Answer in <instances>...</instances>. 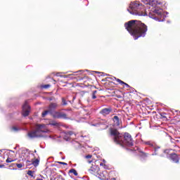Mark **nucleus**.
<instances>
[{"label":"nucleus","mask_w":180,"mask_h":180,"mask_svg":"<svg viewBox=\"0 0 180 180\" xmlns=\"http://www.w3.org/2000/svg\"><path fill=\"white\" fill-rule=\"evenodd\" d=\"M27 162H29V164H32V165H34V167H38V165L40 164V159L34 158L32 160V161L27 160Z\"/></svg>","instance_id":"obj_11"},{"label":"nucleus","mask_w":180,"mask_h":180,"mask_svg":"<svg viewBox=\"0 0 180 180\" xmlns=\"http://www.w3.org/2000/svg\"><path fill=\"white\" fill-rule=\"evenodd\" d=\"M81 71H82V70H79V71H77V72H81Z\"/></svg>","instance_id":"obj_33"},{"label":"nucleus","mask_w":180,"mask_h":180,"mask_svg":"<svg viewBox=\"0 0 180 180\" xmlns=\"http://www.w3.org/2000/svg\"><path fill=\"white\" fill-rule=\"evenodd\" d=\"M16 167H18V168H22V167H23V165H22V164H19V163H17L16 164Z\"/></svg>","instance_id":"obj_23"},{"label":"nucleus","mask_w":180,"mask_h":180,"mask_svg":"<svg viewBox=\"0 0 180 180\" xmlns=\"http://www.w3.org/2000/svg\"><path fill=\"white\" fill-rule=\"evenodd\" d=\"M89 172L93 175H96V174L99 172V166L92 165V166L89 169Z\"/></svg>","instance_id":"obj_9"},{"label":"nucleus","mask_w":180,"mask_h":180,"mask_svg":"<svg viewBox=\"0 0 180 180\" xmlns=\"http://www.w3.org/2000/svg\"><path fill=\"white\" fill-rule=\"evenodd\" d=\"M70 174H74L75 176H78V173L77 172V170H75V169H71L70 171H69Z\"/></svg>","instance_id":"obj_16"},{"label":"nucleus","mask_w":180,"mask_h":180,"mask_svg":"<svg viewBox=\"0 0 180 180\" xmlns=\"http://www.w3.org/2000/svg\"><path fill=\"white\" fill-rule=\"evenodd\" d=\"M100 166L104 167V168H106V165H105V164H103V162L100 163Z\"/></svg>","instance_id":"obj_27"},{"label":"nucleus","mask_w":180,"mask_h":180,"mask_svg":"<svg viewBox=\"0 0 180 180\" xmlns=\"http://www.w3.org/2000/svg\"><path fill=\"white\" fill-rule=\"evenodd\" d=\"M110 134L113 137V140L116 144H120L122 147L127 146V147H132L134 145L131 135L129 133H125L124 135L119 133L117 129H111Z\"/></svg>","instance_id":"obj_3"},{"label":"nucleus","mask_w":180,"mask_h":180,"mask_svg":"<svg viewBox=\"0 0 180 180\" xmlns=\"http://www.w3.org/2000/svg\"><path fill=\"white\" fill-rule=\"evenodd\" d=\"M170 160L173 161V162H179V158H178V155L173 153L169 155Z\"/></svg>","instance_id":"obj_12"},{"label":"nucleus","mask_w":180,"mask_h":180,"mask_svg":"<svg viewBox=\"0 0 180 180\" xmlns=\"http://www.w3.org/2000/svg\"><path fill=\"white\" fill-rule=\"evenodd\" d=\"M85 158H86L87 160L89 158H92V155H87L85 156Z\"/></svg>","instance_id":"obj_25"},{"label":"nucleus","mask_w":180,"mask_h":180,"mask_svg":"<svg viewBox=\"0 0 180 180\" xmlns=\"http://www.w3.org/2000/svg\"><path fill=\"white\" fill-rule=\"evenodd\" d=\"M50 115H51L54 119H67V114L62 112L53 111Z\"/></svg>","instance_id":"obj_7"},{"label":"nucleus","mask_w":180,"mask_h":180,"mask_svg":"<svg viewBox=\"0 0 180 180\" xmlns=\"http://www.w3.org/2000/svg\"><path fill=\"white\" fill-rule=\"evenodd\" d=\"M4 165H0V168H4Z\"/></svg>","instance_id":"obj_31"},{"label":"nucleus","mask_w":180,"mask_h":180,"mask_svg":"<svg viewBox=\"0 0 180 180\" xmlns=\"http://www.w3.org/2000/svg\"><path fill=\"white\" fill-rule=\"evenodd\" d=\"M92 99H96V94H92Z\"/></svg>","instance_id":"obj_28"},{"label":"nucleus","mask_w":180,"mask_h":180,"mask_svg":"<svg viewBox=\"0 0 180 180\" xmlns=\"http://www.w3.org/2000/svg\"><path fill=\"white\" fill-rule=\"evenodd\" d=\"M62 103H63V106H67V105H68L67 101H65V99L64 98H62Z\"/></svg>","instance_id":"obj_19"},{"label":"nucleus","mask_w":180,"mask_h":180,"mask_svg":"<svg viewBox=\"0 0 180 180\" xmlns=\"http://www.w3.org/2000/svg\"><path fill=\"white\" fill-rule=\"evenodd\" d=\"M142 2L145 5H149L146 9L144 8V6L140 4L139 2H131L129 8L127 9L128 12L131 15H136V16H147V12H149V18L155 19V20H158V22H164L165 14H164V11L158 7L160 3H158L154 0H143Z\"/></svg>","instance_id":"obj_1"},{"label":"nucleus","mask_w":180,"mask_h":180,"mask_svg":"<svg viewBox=\"0 0 180 180\" xmlns=\"http://www.w3.org/2000/svg\"><path fill=\"white\" fill-rule=\"evenodd\" d=\"M72 134H74V133L72 131L67 132V136H72Z\"/></svg>","instance_id":"obj_24"},{"label":"nucleus","mask_w":180,"mask_h":180,"mask_svg":"<svg viewBox=\"0 0 180 180\" xmlns=\"http://www.w3.org/2000/svg\"><path fill=\"white\" fill-rule=\"evenodd\" d=\"M112 113V108H103L100 111V114L103 115V116H108V115H110Z\"/></svg>","instance_id":"obj_10"},{"label":"nucleus","mask_w":180,"mask_h":180,"mask_svg":"<svg viewBox=\"0 0 180 180\" xmlns=\"http://www.w3.org/2000/svg\"><path fill=\"white\" fill-rule=\"evenodd\" d=\"M97 92H98V91L94 90V91H93L92 94H93L94 95H96V93H97Z\"/></svg>","instance_id":"obj_29"},{"label":"nucleus","mask_w":180,"mask_h":180,"mask_svg":"<svg viewBox=\"0 0 180 180\" xmlns=\"http://www.w3.org/2000/svg\"><path fill=\"white\" fill-rule=\"evenodd\" d=\"M142 144H144L145 146H149V147L153 148L154 153L152 154V155H158V151H160V146H157L154 142L152 141H143L141 140Z\"/></svg>","instance_id":"obj_6"},{"label":"nucleus","mask_w":180,"mask_h":180,"mask_svg":"<svg viewBox=\"0 0 180 180\" xmlns=\"http://www.w3.org/2000/svg\"><path fill=\"white\" fill-rule=\"evenodd\" d=\"M49 124L51 126H58V123H57L56 121H51Z\"/></svg>","instance_id":"obj_17"},{"label":"nucleus","mask_w":180,"mask_h":180,"mask_svg":"<svg viewBox=\"0 0 180 180\" xmlns=\"http://www.w3.org/2000/svg\"><path fill=\"white\" fill-rule=\"evenodd\" d=\"M44 133H50L47 125L38 124L36 125V129L28 132L27 136L30 139H36V137H43Z\"/></svg>","instance_id":"obj_4"},{"label":"nucleus","mask_w":180,"mask_h":180,"mask_svg":"<svg viewBox=\"0 0 180 180\" xmlns=\"http://www.w3.org/2000/svg\"><path fill=\"white\" fill-rule=\"evenodd\" d=\"M124 27L133 36L134 40L139 37H146L147 33V25L141 21L132 20L124 24Z\"/></svg>","instance_id":"obj_2"},{"label":"nucleus","mask_w":180,"mask_h":180,"mask_svg":"<svg viewBox=\"0 0 180 180\" xmlns=\"http://www.w3.org/2000/svg\"><path fill=\"white\" fill-rule=\"evenodd\" d=\"M12 130H13V131H19V129H18V127H12Z\"/></svg>","instance_id":"obj_22"},{"label":"nucleus","mask_w":180,"mask_h":180,"mask_svg":"<svg viewBox=\"0 0 180 180\" xmlns=\"http://www.w3.org/2000/svg\"><path fill=\"white\" fill-rule=\"evenodd\" d=\"M103 124L104 126H105V128L108 127V122H106V121L105 120H101L97 124H94L93 126H101Z\"/></svg>","instance_id":"obj_14"},{"label":"nucleus","mask_w":180,"mask_h":180,"mask_svg":"<svg viewBox=\"0 0 180 180\" xmlns=\"http://www.w3.org/2000/svg\"><path fill=\"white\" fill-rule=\"evenodd\" d=\"M89 164H91L92 162V160H88Z\"/></svg>","instance_id":"obj_32"},{"label":"nucleus","mask_w":180,"mask_h":180,"mask_svg":"<svg viewBox=\"0 0 180 180\" xmlns=\"http://www.w3.org/2000/svg\"><path fill=\"white\" fill-rule=\"evenodd\" d=\"M34 153H36V150H34Z\"/></svg>","instance_id":"obj_37"},{"label":"nucleus","mask_w":180,"mask_h":180,"mask_svg":"<svg viewBox=\"0 0 180 180\" xmlns=\"http://www.w3.org/2000/svg\"><path fill=\"white\" fill-rule=\"evenodd\" d=\"M114 79L117 80V82H119L120 85H125L127 88H130V86L129 84H127V83H124V82L120 80V79H117L116 77H114Z\"/></svg>","instance_id":"obj_13"},{"label":"nucleus","mask_w":180,"mask_h":180,"mask_svg":"<svg viewBox=\"0 0 180 180\" xmlns=\"http://www.w3.org/2000/svg\"><path fill=\"white\" fill-rule=\"evenodd\" d=\"M64 139H65V140H66V141H68V140H70V139H69V138H67V137H65V138H64Z\"/></svg>","instance_id":"obj_30"},{"label":"nucleus","mask_w":180,"mask_h":180,"mask_svg":"<svg viewBox=\"0 0 180 180\" xmlns=\"http://www.w3.org/2000/svg\"><path fill=\"white\" fill-rule=\"evenodd\" d=\"M34 172H32V170H29L27 172V175H30V176H34Z\"/></svg>","instance_id":"obj_18"},{"label":"nucleus","mask_w":180,"mask_h":180,"mask_svg":"<svg viewBox=\"0 0 180 180\" xmlns=\"http://www.w3.org/2000/svg\"><path fill=\"white\" fill-rule=\"evenodd\" d=\"M58 163L60 164L61 165H67V163L64 162H58Z\"/></svg>","instance_id":"obj_26"},{"label":"nucleus","mask_w":180,"mask_h":180,"mask_svg":"<svg viewBox=\"0 0 180 180\" xmlns=\"http://www.w3.org/2000/svg\"><path fill=\"white\" fill-rule=\"evenodd\" d=\"M29 113H30V106L25 103L22 105V116L26 117V116H29Z\"/></svg>","instance_id":"obj_8"},{"label":"nucleus","mask_w":180,"mask_h":180,"mask_svg":"<svg viewBox=\"0 0 180 180\" xmlns=\"http://www.w3.org/2000/svg\"><path fill=\"white\" fill-rule=\"evenodd\" d=\"M57 108H58V104L57 103H51L48 106V110H46L42 112V117H46L47 115H51V113L56 112Z\"/></svg>","instance_id":"obj_5"},{"label":"nucleus","mask_w":180,"mask_h":180,"mask_svg":"<svg viewBox=\"0 0 180 180\" xmlns=\"http://www.w3.org/2000/svg\"><path fill=\"white\" fill-rule=\"evenodd\" d=\"M113 122H114V124L115 126H120V121L119 120V117L117 116H114L113 117Z\"/></svg>","instance_id":"obj_15"},{"label":"nucleus","mask_w":180,"mask_h":180,"mask_svg":"<svg viewBox=\"0 0 180 180\" xmlns=\"http://www.w3.org/2000/svg\"><path fill=\"white\" fill-rule=\"evenodd\" d=\"M103 162H106L105 160H103Z\"/></svg>","instance_id":"obj_35"},{"label":"nucleus","mask_w":180,"mask_h":180,"mask_svg":"<svg viewBox=\"0 0 180 180\" xmlns=\"http://www.w3.org/2000/svg\"><path fill=\"white\" fill-rule=\"evenodd\" d=\"M15 160H12L11 158H8L6 160V162H13Z\"/></svg>","instance_id":"obj_20"},{"label":"nucleus","mask_w":180,"mask_h":180,"mask_svg":"<svg viewBox=\"0 0 180 180\" xmlns=\"http://www.w3.org/2000/svg\"><path fill=\"white\" fill-rule=\"evenodd\" d=\"M75 97H73V100H75Z\"/></svg>","instance_id":"obj_34"},{"label":"nucleus","mask_w":180,"mask_h":180,"mask_svg":"<svg viewBox=\"0 0 180 180\" xmlns=\"http://www.w3.org/2000/svg\"><path fill=\"white\" fill-rule=\"evenodd\" d=\"M51 85L50 84H45L42 86V88H44L45 89H47V88H50Z\"/></svg>","instance_id":"obj_21"},{"label":"nucleus","mask_w":180,"mask_h":180,"mask_svg":"<svg viewBox=\"0 0 180 180\" xmlns=\"http://www.w3.org/2000/svg\"><path fill=\"white\" fill-rule=\"evenodd\" d=\"M11 153H13V151H12V150H11Z\"/></svg>","instance_id":"obj_36"}]
</instances>
